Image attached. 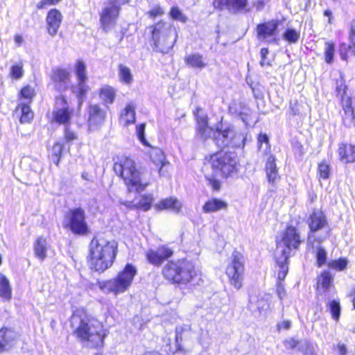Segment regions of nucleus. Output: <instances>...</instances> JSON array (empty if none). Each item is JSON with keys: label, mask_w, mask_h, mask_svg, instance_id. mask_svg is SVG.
I'll return each instance as SVG.
<instances>
[{"label": "nucleus", "mask_w": 355, "mask_h": 355, "mask_svg": "<svg viewBox=\"0 0 355 355\" xmlns=\"http://www.w3.org/2000/svg\"><path fill=\"white\" fill-rule=\"evenodd\" d=\"M70 324L73 334L89 347L103 346L107 332L100 322L89 318L83 311L76 310L71 317Z\"/></svg>", "instance_id": "1"}, {"label": "nucleus", "mask_w": 355, "mask_h": 355, "mask_svg": "<svg viewBox=\"0 0 355 355\" xmlns=\"http://www.w3.org/2000/svg\"><path fill=\"white\" fill-rule=\"evenodd\" d=\"M118 243L115 240L103 236H95L89 245L90 264L96 270L104 272L110 268L115 259Z\"/></svg>", "instance_id": "2"}, {"label": "nucleus", "mask_w": 355, "mask_h": 355, "mask_svg": "<svg viewBox=\"0 0 355 355\" xmlns=\"http://www.w3.org/2000/svg\"><path fill=\"white\" fill-rule=\"evenodd\" d=\"M302 243L298 230L292 226L288 227L277 242L275 253L276 263L279 267L277 277L283 280L286 277L288 266V260L293 250H297Z\"/></svg>", "instance_id": "3"}, {"label": "nucleus", "mask_w": 355, "mask_h": 355, "mask_svg": "<svg viewBox=\"0 0 355 355\" xmlns=\"http://www.w3.org/2000/svg\"><path fill=\"white\" fill-rule=\"evenodd\" d=\"M150 45L154 51L167 53L175 45L178 35L173 26L167 21H159L148 27Z\"/></svg>", "instance_id": "4"}, {"label": "nucleus", "mask_w": 355, "mask_h": 355, "mask_svg": "<svg viewBox=\"0 0 355 355\" xmlns=\"http://www.w3.org/2000/svg\"><path fill=\"white\" fill-rule=\"evenodd\" d=\"M113 169L116 175L123 179L130 191H143L148 184V182L144 178V172L137 169L135 162L130 158L118 157Z\"/></svg>", "instance_id": "5"}, {"label": "nucleus", "mask_w": 355, "mask_h": 355, "mask_svg": "<svg viewBox=\"0 0 355 355\" xmlns=\"http://www.w3.org/2000/svg\"><path fill=\"white\" fill-rule=\"evenodd\" d=\"M162 275L173 284H187L196 276L197 272L191 261L181 259L168 262L162 269Z\"/></svg>", "instance_id": "6"}, {"label": "nucleus", "mask_w": 355, "mask_h": 355, "mask_svg": "<svg viewBox=\"0 0 355 355\" xmlns=\"http://www.w3.org/2000/svg\"><path fill=\"white\" fill-rule=\"evenodd\" d=\"M137 272L136 267L128 263L115 277L99 282V288L104 293H111L115 295L123 293L131 286Z\"/></svg>", "instance_id": "7"}, {"label": "nucleus", "mask_w": 355, "mask_h": 355, "mask_svg": "<svg viewBox=\"0 0 355 355\" xmlns=\"http://www.w3.org/2000/svg\"><path fill=\"white\" fill-rule=\"evenodd\" d=\"M209 163L214 173L224 178L231 177L238 171V160L234 153H215L211 156Z\"/></svg>", "instance_id": "8"}, {"label": "nucleus", "mask_w": 355, "mask_h": 355, "mask_svg": "<svg viewBox=\"0 0 355 355\" xmlns=\"http://www.w3.org/2000/svg\"><path fill=\"white\" fill-rule=\"evenodd\" d=\"M245 270L243 255L239 251H234L229 259L225 273L230 284L236 290H239L243 286Z\"/></svg>", "instance_id": "9"}, {"label": "nucleus", "mask_w": 355, "mask_h": 355, "mask_svg": "<svg viewBox=\"0 0 355 355\" xmlns=\"http://www.w3.org/2000/svg\"><path fill=\"white\" fill-rule=\"evenodd\" d=\"M310 232L308 234L307 245L314 247L315 243H321L328 236L327 231L322 236H318L316 232L328 226V223L323 212L320 210L314 211L308 219Z\"/></svg>", "instance_id": "10"}, {"label": "nucleus", "mask_w": 355, "mask_h": 355, "mask_svg": "<svg viewBox=\"0 0 355 355\" xmlns=\"http://www.w3.org/2000/svg\"><path fill=\"white\" fill-rule=\"evenodd\" d=\"M63 226L75 234H86L88 232V226L84 209L80 207L70 209L65 216Z\"/></svg>", "instance_id": "11"}, {"label": "nucleus", "mask_w": 355, "mask_h": 355, "mask_svg": "<svg viewBox=\"0 0 355 355\" xmlns=\"http://www.w3.org/2000/svg\"><path fill=\"white\" fill-rule=\"evenodd\" d=\"M336 88L338 96H340L341 104L344 111L343 121H345L349 119L355 125V96L349 97L347 95V86L342 74L336 80Z\"/></svg>", "instance_id": "12"}, {"label": "nucleus", "mask_w": 355, "mask_h": 355, "mask_svg": "<svg viewBox=\"0 0 355 355\" xmlns=\"http://www.w3.org/2000/svg\"><path fill=\"white\" fill-rule=\"evenodd\" d=\"M119 0H107L100 13V22L102 29L108 32L115 25L120 10Z\"/></svg>", "instance_id": "13"}, {"label": "nucleus", "mask_w": 355, "mask_h": 355, "mask_svg": "<svg viewBox=\"0 0 355 355\" xmlns=\"http://www.w3.org/2000/svg\"><path fill=\"white\" fill-rule=\"evenodd\" d=\"M73 115V110L69 107L66 98L60 95L55 98V105L52 112V121L68 126Z\"/></svg>", "instance_id": "14"}, {"label": "nucleus", "mask_w": 355, "mask_h": 355, "mask_svg": "<svg viewBox=\"0 0 355 355\" xmlns=\"http://www.w3.org/2000/svg\"><path fill=\"white\" fill-rule=\"evenodd\" d=\"M215 140L220 147H226L230 145L233 146H239L240 141L243 139V137L236 134L231 127L225 128H218L216 132H214Z\"/></svg>", "instance_id": "15"}, {"label": "nucleus", "mask_w": 355, "mask_h": 355, "mask_svg": "<svg viewBox=\"0 0 355 355\" xmlns=\"http://www.w3.org/2000/svg\"><path fill=\"white\" fill-rule=\"evenodd\" d=\"M70 78V72L64 69H56L51 75V80L55 89L61 92L69 88Z\"/></svg>", "instance_id": "16"}, {"label": "nucleus", "mask_w": 355, "mask_h": 355, "mask_svg": "<svg viewBox=\"0 0 355 355\" xmlns=\"http://www.w3.org/2000/svg\"><path fill=\"white\" fill-rule=\"evenodd\" d=\"M149 154L152 162L157 167L159 177L166 176L169 162L166 160L163 151L160 148H153Z\"/></svg>", "instance_id": "17"}, {"label": "nucleus", "mask_w": 355, "mask_h": 355, "mask_svg": "<svg viewBox=\"0 0 355 355\" xmlns=\"http://www.w3.org/2000/svg\"><path fill=\"white\" fill-rule=\"evenodd\" d=\"M19 334L15 330L9 328L0 329V345L5 349H10L19 342Z\"/></svg>", "instance_id": "18"}, {"label": "nucleus", "mask_w": 355, "mask_h": 355, "mask_svg": "<svg viewBox=\"0 0 355 355\" xmlns=\"http://www.w3.org/2000/svg\"><path fill=\"white\" fill-rule=\"evenodd\" d=\"M106 118V112L97 104L91 105L89 108L88 123L90 128L101 125Z\"/></svg>", "instance_id": "19"}, {"label": "nucleus", "mask_w": 355, "mask_h": 355, "mask_svg": "<svg viewBox=\"0 0 355 355\" xmlns=\"http://www.w3.org/2000/svg\"><path fill=\"white\" fill-rule=\"evenodd\" d=\"M62 21V15L57 9H51L46 15V21L48 33L51 36H55L60 27Z\"/></svg>", "instance_id": "20"}, {"label": "nucleus", "mask_w": 355, "mask_h": 355, "mask_svg": "<svg viewBox=\"0 0 355 355\" xmlns=\"http://www.w3.org/2000/svg\"><path fill=\"white\" fill-rule=\"evenodd\" d=\"M248 0H214L213 5L215 8L223 10L227 8L233 10H241L248 5Z\"/></svg>", "instance_id": "21"}, {"label": "nucleus", "mask_w": 355, "mask_h": 355, "mask_svg": "<svg viewBox=\"0 0 355 355\" xmlns=\"http://www.w3.org/2000/svg\"><path fill=\"white\" fill-rule=\"evenodd\" d=\"M265 169L268 182L272 186L276 185L277 182L280 179V176L278 173V170L275 163V158L273 155H270L268 157Z\"/></svg>", "instance_id": "22"}, {"label": "nucleus", "mask_w": 355, "mask_h": 355, "mask_svg": "<svg viewBox=\"0 0 355 355\" xmlns=\"http://www.w3.org/2000/svg\"><path fill=\"white\" fill-rule=\"evenodd\" d=\"M230 111L232 114L239 116L245 124L248 123L252 111L245 104L240 102H234L230 106Z\"/></svg>", "instance_id": "23"}, {"label": "nucleus", "mask_w": 355, "mask_h": 355, "mask_svg": "<svg viewBox=\"0 0 355 355\" xmlns=\"http://www.w3.org/2000/svg\"><path fill=\"white\" fill-rule=\"evenodd\" d=\"M278 27V21L272 20L257 26L258 37L260 40H266L272 36Z\"/></svg>", "instance_id": "24"}, {"label": "nucleus", "mask_w": 355, "mask_h": 355, "mask_svg": "<svg viewBox=\"0 0 355 355\" xmlns=\"http://www.w3.org/2000/svg\"><path fill=\"white\" fill-rule=\"evenodd\" d=\"M338 151L342 162L347 164L355 161V146L342 144Z\"/></svg>", "instance_id": "25"}, {"label": "nucleus", "mask_w": 355, "mask_h": 355, "mask_svg": "<svg viewBox=\"0 0 355 355\" xmlns=\"http://www.w3.org/2000/svg\"><path fill=\"white\" fill-rule=\"evenodd\" d=\"M334 277L329 272L324 271L318 278L317 292L322 294L333 286Z\"/></svg>", "instance_id": "26"}, {"label": "nucleus", "mask_w": 355, "mask_h": 355, "mask_svg": "<svg viewBox=\"0 0 355 355\" xmlns=\"http://www.w3.org/2000/svg\"><path fill=\"white\" fill-rule=\"evenodd\" d=\"M156 208L159 210L169 209L174 213H179L181 208V202L175 198H168L162 200L156 205Z\"/></svg>", "instance_id": "27"}, {"label": "nucleus", "mask_w": 355, "mask_h": 355, "mask_svg": "<svg viewBox=\"0 0 355 355\" xmlns=\"http://www.w3.org/2000/svg\"><path fill=\"white\" fill-rule=\"evenodd\" d=\"M227 208V203L217 198L209 199L202 207L205 213H211Z\"/></svg>", "instance_id": "28"}, {"label": "nucleus", "mask_w": 355, "mask_h": 355, "mask_svg": "<svg viewBox=\"0 0 355 355\" xmlns=\"http://www.w3.org/2000/svg\"><path fill=\"white\" fill-rule=\"evenodd\" d=\"M349 40L352 45L343 44L340 46V53L341 58L346 60L347 58V50H352L355 55V20L352 21L349 33Z\"/></svg>", "instance_id": "29"}, {"label": "nucleus", "mask_w": 355, "mask_h": 355, "mask_svg": "<svg viewBox=\"0 0 355 355\" xmlns=\"http://www.w3.org/2000/svg\"><path fill=\"white\" fill-rule=\"evenodd\" d=\"M184 60L186 64L192 68L202 69L207 66L203 56L198 53L187 55Z\"/></svg>", "instance_id": "30"}, {"label": "nucleus", "mask_w": 355, "mask_h": 355, "mask_svg": "<svg viewBox=\"0 0 355 355\" xmlns=\"http://www.w3.org/2000/svg\"><path fill=\"white\" fill-rule=\"evenodd\" d=\"M135 121V108L133 105L129 104L126 105L122 111L120 116V123L127 126L129 124L134 123Z\"/></svg>", "instance_id": "31"}, {"label": "nucleus", "mask_w": 355, "mask_h": 355, "mask_svg": "<svg viewBox=\"0 0 355 355\" xmlns=\"http://www.w3.org/2000/svg\"><path fill=\"white\" fill-rule=\"evenodd\" d=\"M99 97L105 105L112 104L115 100L116 92L110 85H104L99 90Z\"/></svg>", "instance_id": "32"}, {"label": "nucleus", "mask_w": 355, "mask_h": 355, "mask_svg": "<svg viewBox=\"0 0 355 355\" xmlns=\"http://www.w3.org/2000/svg\"><path fill=\"white\" fill-rule=\"evenodd\" d=\"M89 90V87L85 81H78V83L71 86V91L78 98V106L80 107Z\"/></svg>", "instance_id": "33"}, {"label": "nucleus", "mask_w": 355, "mask_h": 355, "mask_svg": "<svg viewBox=\"0 0 355 355\" xmlns=\"http://www.w3.org/2000/svg\"><path fill=\"white\" fill-rule=\"evenodd\" d=\"M47 241L43 236L38 237L34 245L35 256L43 261L46 257Z\"/></svg>", "instance_id": "34"}, {"label": "nucleus", "mask_w": 355, "mask_h": 355, "mask_svg": "<svg viewBox=\"0 0 355 355\" xmlns=\"http://www.w3.org/2000/svg\"><path fill=\"white\" fill-rule=\"evenodd\" d=\"M12 289L8 279L0 273V296L9 300L11 298Z\"/></svg>", "instance_id": "35"}, {"label": "nucleus", "mask_w": 355, "mask_h": 355, "mask_svg": "<svg viewBox=\"0 0 355 355\" xmlns=\"http://www.w3.org/2000/svg\"><path fill=\"white\" fill-rule=\"evenodd\" d=\"M18 109H20L21 112V123H29L33 119V112L29 105L24 103L19 104Z\"/></svg>", "instance_id": "36"}, {"label": "nucleus", "mask_w": 355, "mask_h": 355, "mask_svg": "<svg viewBox=\"0 0 355 355\" xmlns=\"http://www.w3.org/2000/svg\"><path fill=\"white\" fill-rule=\"evenodd\" d=\"M75 73L78 81H87L86 65L83 61L78 60L76 62L75 65Z\"/></svg>", "instance_id": "37"}, {"label": "nucleus", "mask_w": 355, "mask_h": 355, "mask_svg": "<svg viewBox=\"0 0 355 355\" xmlns=\"http://www.w3.org/2000/svg\"><path fill=\"white\" fill-rule=\"evenodd\" d=\"M119 76L120 80L125 84H130L132 82V75L130 69L123 64L119 67Z\"/></svg>", "instance_id": "38"}, {"label": "nucleus", "mask_w": 355, "mask_h": 355, "mask_svg": "<svg viewBox=\"0 0 355 355\" xmlns=\"http://www.w3.org/2000/svg\"><path fill=\"white\" fill-rule=\"evenodd\" d=\"M198 135L202 140H206L214 133L213 130L208 126V123H197Z\"/></svg>", "instance_id": "39"}, {"label": "nucleus", "mask_w": 355, "mask_h": 355, "mask_svg": "<svg viewBox=\"0 0 355 355\" xmlns=\"http://www.w3.org/2000/svg\"><path fill=\"white\" fill-rule=\"evenodd\" d=\"M329 310L331 314V317L336 321H338L340 315V304L337 300H331L328 304Z\"/></svg>", "instance_id": "40"}, {"label": "nucleus", "mask_w": 355, "mask_h": 355, "mask_svg": "<svg viewBox=\"0 0 355 355\" xmlns=\"http://www.w3.org/2000/svg\"><path fill=\"white\" fill-rule=\"evenodd\" d=\"M320 243H315L313 249L315 248L317 263L319 267L322 266L327 260V252L320 245Z\"/></svg>", "instance_id": "41"}, {"label": "nucleus", "mask_w": 355, "mask_h": 355, "mask_svg": "<svg viewBox=\"0 0 355 355\" xmlns=\"http://www.w3.org/2000/svg\"><path fill=\"white\" fill-rule=\"evenodd\" d=\"M159 252L157 250H149L146 252V256L148 261V262L154 266H159L162 265V261H161V258L158 254Z\"/></svg>", "instance_id": "42"}, {"label": "nucleus", "mask_w": 355, "mask_h": 355, "mask_svg": "<svg viewBox=\"0 0 355 355\" xmlns=\"http://www.w3.org/2000/svg\"><path fill=\"white\" fill-rule=\"evenodd\" d=\"M335 53V44L332 42H327L324 46L325 62L328 64L332 62Z\"/></svg>", "instance_id": "43"}, {"label": "nucleus", "mask_w": 355, "mask_h": 355, "mask_svg": "<svg viewBox=\"0 0 355 355\" xmlns=\"http://www.w3.org/2000/svg\"><path fill=\"white\" fill-rule=\"evenodd\" d=\"M152 202L153 196L151 195H144L141 196L139 202L137 203L135 205L137 207L141 209L144 211H147L150 208Z\"/></svg>", "instance_id": "44"}, {"label": "nucleus", "mask_w": 355, "mask_h": 355, "mask_svg": "<svg viewBox=\"0 0 355 355\" xmlns=\"http://www.w3.org/2000/svg\"><path fill=\"white\" fill-rule=\"evenodd\" d=\"M64 148V146L60 142H57L54 144L52 148V162L56 165L58 164L60 156Z\"/></svg>", "instance_id": "45"}, {"label": "nucleus", "mask_w": 355, "mask_h": 355, "mask_svg": "<svg viewBox=\"0 0 355 355\" xmlns=\"http://www.w3.org/2000/svg\"><path fill=\"white\" fill-rule=\"evenodd\" d=\"M300 36V32L293 28H288L283 35V38L289 43H296Z\"/></svg>", "instance_id": "46"}, {"label": "nucleus", "mask_w": 355, "mask_h": 355, "mask_svg": "<svg viewBox=\"0 0 355 355\" xmlns=\"http://www.w3.org/2000/svg\"><path fill=\"white\" fill-rule=\"evenodd\" d=\"M299 350L304 355H318L313 345L308 340H304L300 344Z\"/></svg>", "instance_id": "47"}, {"label": "nucleus", "mask_w": 355, "mask_h": 355, "mask_svg": "<svg viewBox=\"0 0 355 355\" xmlns=\"http://www.w3.org/2000/svg\"><path fill=\"white\" fill-rule=\"evenodd\" d=\"M169 15L172 19L178 20L182 23H185L187 21V17L177 6L171 8Z\"/></svg>", "instance_id": "48"}, {"label": "nucleus", "mask_w": 355, "mask_h": 355, "mask_svg": "<svg viewBox=\"0 0 355 355\" xmlns=\"http://www.w3.org/2000/svg\"><path fill=\"white\" fill-rule=\"evenodd\" d=\"M318 174L319 179L327 180L329 178L330 168L325 162H321L318 164Z\"/></svg>", "instance_id": "49"}, {"label": "nucleus", "mask_w": 355, "mask_h": 355, "mask_svg": "<svg viewBox=\"0 0 355 355\" xmlns=\"http://www.w3.org/2000/svg\"><path fill=\"white\" fill-rule=\"evenodd\" d=\"M24 75L23 64L18 63L11 67L10 76L14 79H20Z\"/></svg>", "instance_id": "50"}, {"label": "nucleus", "mask_w": 355, "mask_h": 355, "mask_svg": "<svg viewBox=\"0 0 355 355\" xmlns=\"http://www.w3.org/2000/svg\"><path fill=\"white\" fill-rule=\"evenodd\" d=\"M35 96V90L31 86L27 85L21 89L20 92L21 98L28 100L31 103L32 98Z\"/></svg>", "instance_id": "51"}, {"label": "nucleus", "mask_w": 355, "mask_h": 355, "mask_svg": "<svg viewBox=\"0 0 355 355\" xmlns=\"http://www.w3.org/2000/svg\"><path fill=\"white\" fill-rule=\"evenodd\" d=\"M157 250L159 252L158 254L159 255V257L161 258V261L162 262L165 259H167L169 257H171L173 254V251L166 245L159 247Z\"/></svg>", "instance_id": "52"}, {"label": "nucleus", "mask_w": 355, "mask_h": 355, "mask_svg": "<svg viewBox=\"0 0 355 355\" xmlns=\"http://www.w3.org/2000/svg\"><path fill=\"white\" fill-rule=\"evenodd\" d=\"M347 263L348 262L346 259H340L338 260H335L330 262L329 263V266L334 269L341 271L346 268Z\"/></svg>", "instance_id": "53"}, {"label": "nucleus", "mask_w": 355, "mask_h": 355, "mask_svg": "<svg viewBox=\"0 0 355 355\" xmlns=\"http://www.w3.org/2000/svg\"><path fill=\"white\" fill-rule=\"evenodd\" d=\"M147 15L152 19L161 17L164 14V10L159 6H155L147 12Z\"/></svg>", "instance_id": "54"}, {"label": "nucleus", "mask_w": 355, "mask_h": 355, "mask_svg": "<svg viewBox=\"0 0 355 355\" xmlns=\"http://www.w3.org/2000/svg\"><path fill=\"white\" fill-rule=\"evenodd\" d=\"M333 349L338 355H347L348 353L347 345L345 343L340 342L334 345Z\"/></svg>", "instance_id": "55"}, {"label": "nucleus", "mask_w": 355, "mask_h": 355, "mask_svg": "<svg viewBox=\"0 0 355 355\" xmlns=\"http://www.w3.org/2000/svg\"><path fill=\"white\" fill-rule=\"evenodd\" d=\"M258 143L259 144V149L264 148L265 150H267L268 146V137L265 134H260L258 137Z\"/></svg>", "instance_id": "56"}, {"label": "nucleus", "mask_w": 355, "mask_h": 355, "mask_svg": "<svg viewBox=\"0 0 355 355\" xmlns=\"http://www.w3.org/2000/svg\"><path fill=\"white\" fill-rule=\"evenodd\" d=\"M145 127H146V125L144 123H141L137 126V130H136L137 135L139 139L144 144H146V141L144 137Z\"/></svg>", "instance_id": "57"}, {"label": "nucleus", "mask_w": 355, "mask_h": 355, "mask_svg": "<svg viewBox=\"0 0 355 355\" xmlns=\"http://www.w3.org/2000/svg\"><path fill=\"white\" fill-rule=\"evenodd\" d=\"M56 4H58V3L55 0H42L37 4V8L38 9H43L47 8L48 6H54Z\"/></svg>", "instance_id": "58"}, {"label": "nucleus", "mask_w": 355, "mask_h": 355, "mask_svg": "<svg viewBox=\"0 0 355 355\" xmlns=\"http://www.w3.org/2000/svg\"><path fill=\"white\" fill-rule=\"evenodd\" d=\"M64 139L66 141L70 142L76 139V134L71 131L68 126H66L64 130Z\"/></svg>", "instance_id": "59"}, {"label": "nucleus", "mask_w": 355, "mask_h": 355, "mask_svg": "<svg viewBox=\"0 0 355 355\" xmlns=\"http://www.w3.org/2000/svg\"><path fill=\"white\" fill-rule=\"evenodd\" d=\"M284 345L288 349H294L298 346L300 342L294 338H289L284 341Z\"/></svg>", "instance_id": "60"}, {"label": "nucleus", "mask_w": 355, "mask_h": 355, "mask_svg": "<svg viewBox=\"0 0 355 355\" xmlns=\"http://www.w3.org/2000/svg\"><path fill=\"white\" fill-rule=\"evenodd\" d=\"M208 184L215 191H218L220 187V182L214 178H207Z\"/></svg>", "instance_id": "61"}, {"label": "nucleus", "mask_w": 355, "mask_h": 355, "mask_svg": "<svg viewBox=\"0 0 355 355\" xmlns=\"http://www.w3.org/2000/svg\"><path fill=\"white\" fill-rule=\"evenodd\" d=\"M268 54V49L263 48L261 50V60L260 62V64L263 67L264 65H270L269 62H266L265 59Z\"/></svg>", "instance_id": "62"}, {"label": "nucleus", "mask_w": 355, "mask_h": 355, "mask_svg": "<svg viewBox=\"0 0 355 355\" xmlns=\"http://www.w3.org/2000/svg\"><path fill=\"white\" fill-rule=\"evenodd\" d=\"M300 114L299 105L297 103H290V114L295 116Z\"/></svg>", "instance_id": "63"}, {"label": "nucleus", "mask_w": 355, "mask_h": 355, "mask_svg": "<svg viewBox=\"0 0 355 355\" xmlns=\"http://www.w3.org/2000/svg\"><path fill=\"white\" fill-rule=\"evenodd\" d=\"M277 293L280 300H282L286 295L284 287L282 284H279L277 287Z\"/></svg>", "instance_id": "64"}]
</instances>
